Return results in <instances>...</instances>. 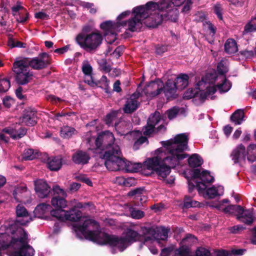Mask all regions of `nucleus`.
I'll use <instances>...</instances> for the list:
<instances>
[{
  "label": "nucleus",
  "mask_w": 256,
  "mask_h": 256,
  "mask_svg": "<svg viewBox=\"0 0 256 256\" xmlns=\"http://www.w3.org/2000/svg\"><path fill=\"white\" fill-rule=\"evenodd\" d=\"M188 135L180 134L173 138L161 142L162 147L152 153V157L148 158L142 165L140 163L126 161L122 170L127 172H136L141 168L151 171L154 170L160 179L172 184L174 178L170 176L168 179L171 168L179 164L180 160L186 158L184 152L188 148Z\"/></svg>",
  "instance_id": "f257e3e1"
},
{
  "label": "nucleus",
  "mask_w": 256,
  "mask_h": 256,
  "mask_svg": "<svg viewBox=\"0 0 256 256\" xmlns=\"http://www.w3.org/2000/svg\"><path fill=\"white\" fill-rule=\"evenodd\" d=\"M158 7L156 2H150L146 5L136 6L132 9L134 16L129 19L126 24L128 28L131 32L140 29L142 24L148 27H156L163 20L162 14H157L156 8Z\"/></svg>",
  "instance_id": "f03ea898"
},
{
  "label": "nucleus",
  "mask_w": 256,
  "mask_h": 256,
  "mask_svg": "<svg viewBox=\"0 0 256 256\" xmlns=\"http://www.w3.org/2000/svg\"><path fill=\"white\" fill-rule=\"evenodd\" d=\"M73 226L80 238H85L102 245L108 244L117 250V236L99 232V225L94 220L84 216L79 223L74 224Z\"/></svg>",
  "instance_id": "7ed1b4c3"
},
{
  "label": "nucleus",
  "mask_w": 256,
  "mask_h": 256,
  "mask_svg": "<svg viewBox=\"0 0 256 256\" xmlns=\"http://www.w3.org/2000/svg\"><path fill=\"white\" fill-rule=\"evenodd\" d=\"M53 190L56 193L64 198H60L58 196L52 198L51 204L55 209L50 210L51 216L62 221L70 220L79 223L80 219L84 216H82L80 211L76 210L74 208L70 210H64L68 206V202L65 199L67 196L66 192L58 186H54Z\"/></svg>",
  "instance_id": "20e7f679"
},
{
  "label": "nucleus",
  "mask_w": 256,
  "mask_h": 256,
  "mask_svg": "<svg viewBox=\"0 0 256 256\" xmlns=\"http://www.w3.org/2000/svg\"><path fill=\"white\" fill-rule=\"evenodd\" d=\"M227 63L226 60H222L218 65V72L208 73L204 76L206 82L215 89L214 93L217 90L220 93L226 92L232 87V84L225 76L228 71Z\"/></svg>",
  "instance_id": "39448f33"
},
{
  "label": "nucleus",
  "mask_w": 256,
  "mask_h": 256,
  "mask_svg": "<svg viewBox=\"0 0 256 256\" xmlns=\"http://www.w3.org/2000/svg\"><path fill=\"white\" fill-rule=\"evenodd\" d=\"M192 0H161L158 3H156L158 7L156 8L157 14H162L163 20L164 18L175 22L177 19L178 12L176 8L184 4L182 12H186L190 8L192 4Z\"/></svg>",
  "instance_id": "423d86ee"
},
{
  "label": "nucleus",
  "mask_w": 256,
  "mask_h": 256,
  "mask_svg": "<svg viewBox=\"0 0 256 256\" xmlns=\"http://www.w3.org/2000/svg\"><path fill=\"white\" fill-rule=\"evenodd\" d=\"M89 27L82 28L81 32L76 37L77 44L87 52L95 51L101 44L102 41V34L98 31L88 32Z\"/></svg>",
  "instance_id": "0eeeda50"
},
{
  "label": "nucleus",
  "mask_w": 256,
  "mask_h": 256,
  "mask_svg": "<svg viewBox=\"0 0 256 256\" xmlns=\"http://www.w3.org/2000/svg\"><path fill=\"white\" fill-rule=\"evenodd\" d=\"M88 143L90 145L89 149H100L105 152L111 149L114 145H118L114 142V134L109 131L104 132L99 134L96 138L91 136L90 132L86 135Z\"/></svg>",
  "instance_id": "6e6552de"
},
{
  "label": "nucleus",
  "mask_w": 256,
  "mask_h": 256,
  "mask_svg": "<svg viewBox=\"0 0 256 256\" xmlns=\"http://www.w3.org/2000/svg\"><path fill=\"white\" fill-rule=\"evenodd\" d=\"M164 88V91L168 98L174 96L176 86L174 81L168 80L164 86L163 82L160 80L150 82L146 88V94L148 96L152 98L159 94Z\"/></svg>",
  "instance_id": "1a4fd4ad"
},
{
  "label": "nucleus",
  "mask_w": 256,
  "mask_h": 256,
  "mask_svg": "<svg viewBox=\"0 0 256 256\" xmlns=\"http://www.w3.org/2000/svg\"><path fill=\"white\" fill-rule=\"evenodd\" d=\"M104 158L105 159V166L112 171L122 170L124 167V159L118 145H114L111 149L104 152Z\"/></svg>",
  "instance_id": "9d476101"
},
{
  "label": "nucleus",
  "mask_w": 256,
  "mask_h": 256,
  "mask_svg": "<svg viewBox=\"0 0 256 256\" xmlns=\"http://www.w3.org/2000/svg\"><path fill=\"white\" fill-rule=\"evenodd\" d=\"M214 178L206 170L196 169L193 171L192 178L188 180L189 191L192 192L194 188L198 192H202L206 188V183L214 181Z\"/></svg>",
  "instance_id": "9b49d317"
},
{
  "label": "nucleus",
  "mask_w": 256,
  "mask_h": 256,
  "mask_svg": "<svg viewBox=\"0 0 256 256\" xmlns=\"http://www.w3.org/2000/svg\"><path fill=\"white\" fill-rule=\"evenodd\" d=\"M215 89L210 87L208 84L206 82L204 76L196 84V89H188L184 94V98L190 99L194 97L199 98L201 100L206 98H213Z\"/></svg>",
  "instance_id": "f8f14e48"
},
{
  "label": "nucleus",
  "mask_w": 256,
  "mask_h": 256,
  "mask_svg": "<svg viewBox=\"0 0 256 256\" xmlns=\"http://www.w3.org/2000/svg\"><path fill=\"white\" fill-rule=\"evenodd\" d=\"M13 70L16 75V80L19 84H26L32 79V74L30 72L28 62L25 60L16 62Z\"/></svg>",
  "instance_id": "ddd939ff"
},
{
  "label": "nucleus",
  "mask_w": 256,
  "mask_h": 256,
  "mask_svg": "<svg viewBox=\"0 0 256 256\" xmlns=\"http://www.w3.org/2000/svg\"><path fill=\"white\" fill-rule=\"evenodd\" d=\"M170 229L164 227L152 226L146 228L143 230L144 243L148 244L149 241L159 243V240H166L168 236Z\"/></svg>",
  "instance_id": "4468645a"
},
{
  "label": "nucleus",
  "mask_w": 256,
  "mask_h": 256,
  "mask_svg": "<svg viewBox=\"0 0 256 256\" xmlns=\"http://www.w3.org/2000/svg\"><path fill=\"white\" fill-rule=\"evenodd\" d=\"M126 26V22H112L106 21L100 24L101 28L104 31L106 40L108 44H112L116 39V34L122 27Z\"/></svg>",
  "instance_id": "2eb2a0df"
},
{
  "label": "nucleus",
  "mask_w": 256,
  "mask_h": 256,
  "mask_svg": "<svg viewBox=\"0 0 256 256\" xmlns=\"http://www.w3.org/2000/svg\"><path fill=\"white\" fill-rule=\"evenodd\" d=\"M140 238V235L136 231L128 228L124 232L122 236L117 237L116 249L120 252H122Z\"/></svg>",
  "instance_id": "dca6fc26"
},
{
  "label": "nucleus",
  "mask_w": 256,
  "mask_h": 256,
  "mask_svg": "<svg viewBox=\"0 0 256 256\" xmlns=\"http://www.w3.org/2000/svg\"><path fill=\"white\" fill-rule=\"evenodd\" d=\"M232 214L236 216L238 220L246 224H252L254 220L252 212L249 210L244 209L239 205L235 206Z\"/></svg>",
  "instance_id": "f3484780"
},
{
  "label": "nucleus",
  "mask_w": 256,
  "mask_h": 256,
  "mask_svg": "<svg viewBox=\"0 0 256 256\" xmlns=\"http://www.w3.org/2000/svg\"><path fill=\"white\" fill-rule=\"evenodd\" d=\"M196 242V238L194 236L191 234L188 235L186 238L182 239L181 242L182 246L176 250L174 256H192L188 246Z\"/></svg>",
  "instance_id": "a211bd4d"
},
{
  "label": "nucleus",
  "mask_w": 256,
  "mask_h": 256,
  "mask_svg": "<svg viewBox=\"0 0 256 256\" xmlns=\"http://www.w3.org/2000/svg\"><path fill=\"white\" fill-rule=\"evenodd\" d=\"M16 223L21 225H26L32 220V216L30 214L26 208L22 205H18L16 208ZM18 228L20 226H17Z\"/></svg>",
  "instance_id": "6ab92c4d"
},
{
  "label": "nucleus",
  "mask_w": 256,
  "mask_h": 256,
  "mask_svg": "<svg viewBox=\"0 0 256 256\" xmlns=\"http://www.w3.org/2000/svg\"><path fill=\"white\" fill-rule=\"evenodd\" d=\"M28 62V66L36 70L44 68L50 64L48 56L46 54H43L40 57L35 58L31 60L28 59H22Z\"/></svg>",
  "instance_id": "aec40b11"
},
{
  "label": "nucleus",
  "mask_w": 256,
  "mask_h": 256,
  "mask_svg": "<svg viewBox=\"0 0 256 256\" xmlns=\"http://www.w3.org/2000/svg\"><path fill=\"white\" fill-rule=\"evenodd\" d=\"M160 119V114L159 112H155L151 114L148 120L147 126L142 130L144 134L146 136L152 134L154 130L155 126L159 122Z\"/></svg>",
  "instance_id": "412c9836"
},
{
  "label": "nucleus",
  "mask_w": 256,
  "mask_h": 256,
  "mask_svg": "<svg viewBox=\"0 0 256 256\" xmlns=\"http://www.w3.org/2000/svg\"><path fill=\"white\" fill-rule=\"evenodd\" d=\"M224 187L221 186H212L208 188H206L202 192H198L204 198H213L216 196H221L224 194Z\"/></svg>",
  "instance_id": "4be33fe9"
},
{
  "label": "nucleus",
  "mask_w": 256,
  "mask_h": 256,
  "mask_svg": "<svg viewBox=\"0 0 256 256\" xmlns=\"http://www.w3.org/2000/svg\"><path fill=\"white\" fill-rule=\"evenodd\" d=\"M35 190L38 197L44 198L46 197L50 192V188L46 182L42 180H38L35 182Z\"/></svg>",
  "instance_id": "5701e85b"
},
{
  "label": "nucleus",
  "mask_w": 256,
  "mask_h": 256,
  "mask_svg": "<svg viewBox=\"0 0 256 256\" xmlns=\"http://www.w3.org/2000/svg\"><path fill=\"white\" fill-rule=\"evenodd\" d=\"M139 96L140 94L135 92L128 98L124 108V110L126 113H131L137 109L138 106L137 99Z\"/></svg>",
  "instance_id": "b1692460"
},
{
  "label": "nucleus",
  "mask_w": 256,
  "mask_h": 256,
  "mask_svg": "<svg viewBox=\"0 0 256 256\" xmlns=\"http://www.w3.org/2000/svg\"><path fill=\"white\" fill-rule=\"evenodd\" d=\"M229 202L228 199H224L221 201L209 204V206L219 210H222L226 214H232L234 213V209L236 205H226Z\"/></svg>",
  "instance_id": "393cba45"
},
{
  "label": "nucleus",
  "mask_w": 256,
  "mask_h": 256,
  "mask_svg": "<svg viewBox=\"0 0 256 256\" xmlns=\"http://www.w3.org/2000/svg\"><path fill=\"white\" fill-rule=\"evenodd\" d=\"M246 148L242 144H239L232 152L231 157L234 163L240 162L244 160L246 156Z\"/></svg>",
  "instance_id": "a878e982"
},
{
  "label": "nucleus",
  "mask_w": 256,
  "mask_h": 256,
  "mask_svg": "<svg viewBox=\"0 0 256 256\" xmlns=\"http://www.w3.org/2000/svg\"><path fill=\"white\" fill-rule=\"evenodd\" d=\"M92 67L88 62H84L82 66V70L85 74L84 82L88 85L94 86L96 85V82H94L92 76Z\"/></svg>",
  "instance_id": "bb28decb"
},
{
  "label": "nucleus",
  "mask_w": 256,
  "mask_h": 256,
  "mask_svg": "<svg viewBox=\"0 0 256 256\" xmlns=\"http://www.w3.org/2000/svg\"><path fill=\"white\" fill-rule=\"evenodd\" d=\"M90 156L86 152L78 151L72 156L73 161L77 164H86L90 160Z\"/></svg>",
  "instance_id": "cd10ccee"
},
{
  "label": "nucleus",
  "mask_w": 256,
  "mask_h": 256,
  "mask_svg": "<svg viewBox=\"0 0 256 256\" xmlns=\"http://www.w3.org/2000/svg\"><path fill=\"white\" fill-rule=\"evenodd\" d=\"M4 132L9 134L13 139H18L26 134V130L24 128L18 129L4 128L2 131V133Z\"/></svg>",
  "instance_id": "c85d7f7f"
},
{
  "label": "nucleus",
  "mask_w": 256,
  "mask_h": 256,
  "mask_svg": "<svg viewBox=\"0 0 256 256\" xmlns=\"http://www.w3.org/2000/svg\"><path fill=\"white\" fill-rule=\"evenodd\" d=\"M21 122L26 126H34L36 122V115L34 112H28L22 117Z\"/></svg>",
  "instance_id": "c756f323"
},
{
  "label": "nucleus",
  "mask_w": 256,
  "mask_h": 256,
  "mask_svg": "<svg viewBox=\"0 0 256 256\" xmlns=\"http://www.w3.org/2000/svg\"><path fill=\"white\" fill-rule=\"evenodd\" d=\"M62 158L60 156L52 157L48 160V166L53 171H56L60 169L62 165Z\"/></svg>",
  "instance_id": "7c9ffc66"
},
{
  "label": "nucleus",
  "mask_w": 256,
  "mask_h": 256,
  "mask_svg": "<svg viewBox=\"0 0 256 256\" xmlns=\"http://www.w3.org/2000/svg\"><path fill=\"white\" fill-rule=\"evenodd\" d=\"M131 124L124 121L115 124L116 131L121 135L128 134L131 128Z\"/></svg>",
  "instance_id": "2f4dec72"
},
{
  "label": "nucleus",
  "mask_w": 256,
  "mask_h": 256,
  "mask_svg": "<svg viewBox=\"0 0 256 256\" xmlns=\"http://www.w3.org/2000/svg\"><path fill=\"white\" fill-rule=\"evenodd\" d=\"M188 76L186 74H182L178 76L174 81L176 90H182L188 85Z\"/></svg>",
  "instance_id": "473e14b6"
},
{
  "label": "nucleus",
  "mask_w": 256,
  "mask_h": 256,
  "mask_svg": "<svg viewBox=\"0 0 256 256\" xmlns=\"http://www.w3.org/2000/svg\"><path fill=\"white\" fill-rule=\"evenodd\" d=\"M224 49L226 53L233 54L238 50V48L236 42L232 38H228L224 44Z\"/></svg>",
  "instance_id": "72a5a7b5"
},
{
  "label": "nucleus",
  "mask_w": 256,
  "mask_h": 256,
  "mask_svg": "<svg viewBox=\"0 0 256 256\" xmlns=\"http://www.w3.org/2000/svg\"><path fill=\"white\" fill-rule=\"evenodd\" d=\"M188 162L190 166L196 168L200 166L203 163V160L198 154H194L189 158Z\"/></svg>",
  "instance_id": "f704fd0d"
},
{
  "label": "nucleus",
  "mask_w": 256,
  "mask_h": 256,
  "mask_svg": "<svg viewBox=\"0 0 256 256\" xmlns=\"http://www.w3.org/2000/svg\"><path fill=\"white\" fill-rule=\"evenodd\" d=\"M40 156V152L37 150L32 148L26 150L22 154V159L27 160H32L38 158Z\"/></svg>",
  "instance_id": "c9c22d12"
},
{
  "label": "nucleus",
  "mask_w": 256,
  "mask_h": 256,
  "mask_svg": "<svg viewBox=\"0 0 256 256\" xmlns=\"http://www.w3.org/2000/svg\"><path fill=\"white\" fill-rule=\"evenodd\" d=\"M232 121L235 124H240L244 120V112L242 110H238L231 116Z\"/></svg>",
  "instance_id": "e433bc0d"
},
{
  "label": "nucleus",
  "mask_w": 256,
  "mask_h": 256,
  "mask_svg": "<svg viewBox=\"0 0 256 256\" xmlns=\"http://www.w3.org/2000/svg\"><path fill=\"white\" fill-rule=\"evenodd\" d=\"M76 133V132L74 128L68 126H63L60 132V136L64 138H68Z\"/></svg>",
  "instance_id": "4c0bfd02"
},
{
  "label": "nucleus",
  "mask_w": 256,
  "mask_h": 256,
  "mask_svg": "<svg viewBox=\"0 0 256 256\" xmlns=\"http://www.w3.org/2000/svg\"><path fill=\"white\" fill-rule=\"evenodd\" d=\"M50 205L46 204H41L38 205L34 210V212L39 216L46 214V212L52 210Z\"/></svg>",
  "instance_id": "58836bf2"
},
{
  "label": "nucleus",
  "mask_w": 256,
  "mask_h": 256,
  "mask_svg": "<svg viewBox=\"0 0 256 256\" xmlns=\"http://www.w3.org/2000/svg\"><path fill=\"white\" fill-rule=\"evenodd\" d=\"M248 159L252 162L256 160V144H251L247 148Z\"/></svg>",
  "instance_id": "ea45409f"
},
{
  "label": "nucleus",
  "mask_w": 256,
  "mask_h": 256,
  "mask_svg": "<svg viewBox=\"0 0 256 256\" xmlns=\"http://www.w3.org/2000/svg\"><path fill=\"white\" fill-rule=\"evenodd\" d=\"M256 30V18H252L244 26V34L253 32Z\"/></svg>",
  "instance_id": "a19ab883"
},
{
  "label": "nucleus",
  "mask_w": 256,
  "mask_h": 256,
  "mask_svg": "<svg viewBox=\"0 0 256 256\" xmlns=\"http://www.w3.org/2000/svg\"><path fill=\"white\" fill-rule=\"evenodd\" d=\"M24 192L29 194L28 192L27 191L26 188L24 187L17 188L13 193L15 199L17 201L22 200V198L24 197L22 193Z\"/></svg>",
  "instance_id": "79ce46f5"
},
{
  "label": "nucleus",
  "mask_w": 256,
  "mask_h": 256,
  "mask_svg": "<svg viewBox=\"0 0 256 256\" xmlns=\"http://www.w3.org/2000/svg\"><path fill=\"white\" fill-rule=\"evenodd\" d=\"M10 80L3 78L0 80V92H6L10 88Z\"/></svg>",
  "instance_id": "37998d69"
},
{
  "label": "nucleus",
  "mask_w": 256,
  "mask_h": 256,
  "mask_svg": "<svg viewBox=\"0 0 256 256\" xmlns=\"http://www.w3.org/2000/svg\"><path fill=\"white\" fill-rule=\"evenodd\" d=\"M130 212L132 217L135 219H140L144 216L143 212L136 208H130Z\"/></svg>",
  "instance_id": "c03bdc74"
},
{
  "label": "nucleus",
  "mask_w": 256,
  "mask_h": 256,
  "mask_svg": "<svg viewBox=\"0 0 256 256\" xmlns=\"http://www.w3.org/2000/svg\"><path fill=\"white\" fill-rule=\"evenodd\" d=\"M14 16H16L17 22L20 23H24L27 20L28 17V13L26 11V14H14Z\"/></svg>",
  "instance_id": "a18cd8bd"
},
{
  "label": "nucleus",
  "mask_w": 256,
  "mask_h": 256,
  "mask_svg": "<svg viewBox=\"0 0 256 256\" xmlns=\"http://www.w3.org/2000/svg\"><path fill=\"white\" fill-rule=\"evenodd\" d=\"M199 205V203L195 200H193L190 198H186L184 201V206L186 208L196 207Z\"/></svg>",
  "instance_id": "49530a36"
},
{
  "label": "nucleus",
  "mask_w": 256,
  "mask_h": 256,
  "mask_svg": "<svg viewBox=\"0 0 256 256\" xmlns=\"http://www.w3.org/2000/svg\"><path fill=\"white\" fill-rule=\"evenodd\" d=\"M213 253L211 254L210 252L204 248H200L196 251V256H212Z\"/></svg>",
  "instance_id": "de8ad7c7"
},
{
  "label": "nucleus",
  "mask_w": 256,
  "mask_h": 256,
  "mask_svg": "<svg viewBox=\"0 0 256 256\" xmlns=\"http://www.w3.org/2000/svg\"><path fill=\"white\" fill-rule=\"evenodd\" d=\"M12 10L13 12V14H26V11L22 6H21L20 2H18L16 5L14 6L12 8Z\"/></svg>",
  "instance_id": "09e8293b"
},
{
  "label": "nucleus",
  "mask_w": 256,
  "mask_h": 256,
  "mask_svg": "<svg viewBox=\"0 0 256 256\" xmlns=\"http://www.w3.org/2000/svg\"><path fill=\"white\" fill-rule=\"evenodd\" d=\"M118 113L117 112H112L108 114L105 119L106 124L110 125L116 120Z\"/></svg>",
  "instance_id": "8fccbe9b"
},
{
  "label": "nucleus",
  "mask_w": 256,
  "mask_h": 256,
  "mask_svg": "<svg viewBox=\"0 0 256 256\" xmlns=\"http://www.w3.org/2000/svg\"><path fill=\"white\" fill-rule=\"evenodd\" d=\"M204 26L206 28L210 30V32L212 36L216 32V28L210 21L206 20L204 22Z\"/></svg>",
  "instance_id": "3c124183"
},
{
  "label": "nucleus",
  "mask_w": 256,
  "mask_h": 256,
  "mask_svg": "<svg viewBox=\"0 0 256 256\" xmlns=\"http://www.w3.org/2000/svg\"><path fill=\"white\" fill-rule=\"evenodd\" d=\"M178 112V110L176 107H174L173 108L168 110L167 114L169 119L172 120L176 116Z\"/></svg>",
  "instance_id": "603ef678"
},
{
  "label": "nucleus",
  "mask_w": 256,
  "mask_h": 256,
  "mask_svg": "<svg viewBox=\"0 0 256 256\" xmlns=\"http://www.w3.org/2000/svg\"><path fill=\"white\" fill-rule=\"evenodd\" d=\"M131 12L130 10H126L122 12L118 17H117V20L118 22H120L122 23L123 22H126V21H122L121 20L128 17L129 16Z\"/></svg>",
  "instance_id": "864d4df0"
},
{
  "label": "nucleus",
  "mask_w": 256,
  "mask_h": 256,
  "mask_svg": "<svg viewBox=\"0 0 256 256\" xmlns=\"http://www.w3.org/2000/svg\"><path fill=\"white\" fill-rule=\"evenodd\" d=\"M76 179L86 183L88 186H92V181L88 178L86 177L84 175L80 174L79 176H76Z\"/></svg>",
  "instance_id": "5fc2aeb1"
},
{
  "label": "nucleus",
  "mask_w": 256,
  "mask_h": 256,
  "mask_svg": "<svg viewBox=\"0 0 256 256\" xmlns=\"http://www.w3.org/2000/svg\"><path fill=\"white\" fill-rule=\"evenodd\" d=\"M81 5L86 8H88V9H90V12L91 14H95L96 12V9L94 8H93L94 6L92 4L86 2H82L81 4Z\"/></svg>",
  "instance_id": "6e6d98bb"
},
{
  "label": "nucleus",
  "mask_w": 256,
  "mask_h": 256,
  "mask_svg": "<svg viewBox=\"0 0 256 256\" xmlns=\"http://www.w3.org/2000/svg\"><path fill=\"white\" fill-rule=\"evenodd\" d=\"M46 99L50 101L54 104H57L58 102H62V100L55 96L54 95H49L46 97Z\"/></svg>",
  "instance_id": "4d7b16f0"
},
{
  "label": "nucleus",
  "mask_w": 256,
  "mask_h": 256,
  "mask_svg": "<svg viewBox=\"0 0 256 256\" xmlns=\"http://www.w3.org/2000/svg\"><path fill=\"white\" fill-rule=\"evenodd\" d=\"M194 20L196 22H202L203 23L206 21L205 14L202 12H198L194 16Z\"/></svg>",
  "instance_id": "13d9d810"
},
{
  "label": "nucleus",
  "mask_w": 256,
  "mask_h": 256,
  "mask_svg": "<svg viewBox=\"0 0 256 256\" xmlns=\"http://www.w3.org/2000/svg\"><path fill=\"white\" fill-rule=\"evenodd\" d=\"M100 68L105 72H109L111 71L110 65L105 62L100 64Z\"/></svg>",
  "instance_id": "bf43d9fd"
},
{
  "label": "nucleus",
  "mask_w": 256,
  "mask_h": 256,
  "mask_svg": "<svg viewBox=\"0 0 256 256\" xmlns=\"http://www.w3.org/2000/svg\"><path fill=\"white\" fill-rule=\"evenodd\" d=\"M214 11L220 20L222 19V8L220 4H216L214 7Z\"/></svg>",
  "instance_id": "052dcab7"
},
{
  "label": "nucleus",
  "mask_w": 256,
  "mask_h": 256,
  "mask_svg": "<svg viewBox=\"0 0 256 256\" xmlns=\"http://www.w3.org/2000/svg\"><path fill=\"white\" fill-rule=\"evenodd\" d=\"M80 184L77 182H72L70 184L69 190L72 192H76L80 188Z\"/></svg>",
  "instance_id": "680f3d73"
},
{
  "label": "nucleus",
  "mask_w": 256,
  "mask_h": 256,
  "mask_svg": "<svg viewBox=\"0 0 256 256\" xmlns=\"http://www.w3.org/2000/svg\"><path fill=\"white\" fill-rule=\"evenodd\" d=\"M136 180L133 178H125L124 186H131L134 184Z\"/></svg>",
  "instance_id": "e2e57ef3"
},
{
  "label": "nucleus",
  "mask_w": 256,
  "mask_h": 256,
  "mask_svg": "<svg viewBox=\"0 0 256 256\" xmlns=\"http://www.w3.org/2000/svg\"><path fill=\"white\" fill-rule=\"evenodd\" d=\"M232 254L226 250L215 251L212 256H231Z\"/></svg>",
  "instance_id": "0e129e2a"
},
{
  "label": "nucleus",
  "mask_w": 256,
  "mask_h": 256,
  "mask_svg": "<svg viewBox=\"0 0 256 256\" xmlns=\"http://www.w3.org/2000/svg\"><path fill=\"white\" fill-rule=\"evenodd\" d=\"M142 190H143V189H142V188H137L136 189L130 190V192H128V195L129 196H138L139 194H142Z\"/></svg>",
  "instance_id": "69168bd1"
},
{
  "label": "nucleus",
  "mask_w": 256,
  "mask_h": 256,
  "mask_svg": "<svg viewBox=\"0 0 256 256\" xmlns=\"http://www.w3.org/2000/svg\"><path fill=\"white\" fill-rule=\"evenodd\" d=\"M244 228H245L241 225H237L230 228V230L232 233H237L238 232L242 230Z\"/></svg>",
  "instance_id": "338daca9"
},
{
  "label": "nucleus",
  "mask_w": 256,
  "mask_h": 256,
  "mask_svg": "<svg viewBox=\"0 0 256 256\" xmlns=\"http://www.w3.org/2000/svg\"><path fill=\"white\" fill-rule=\"evenodd\" d=\"M35 17L37 18L42 20H47L48 18V15L44 12H40L35 14Z\"/></svg>",
  "instance_id": "774afa93"
}]
</instances>
